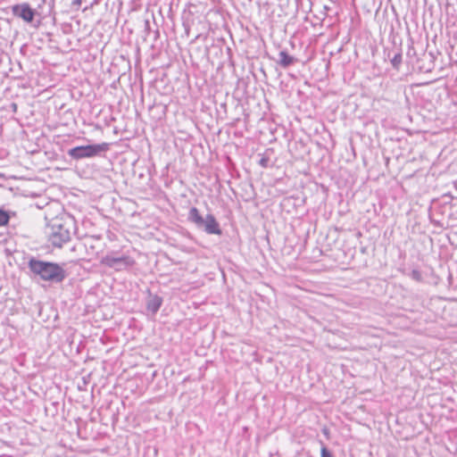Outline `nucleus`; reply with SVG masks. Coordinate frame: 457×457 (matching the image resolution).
I'll return each instance as SVG.
<instances>
[{"instance_id":"nucleus-1","label":"nucleus","mask_w":457,"mask_h":457,"mask_svg":"<svg viewBox=\"0 0 457 457\" xmlns=\"http://www.w3.org/2000/svg\"><path fill=\"white\" fill-rule=\"evenodd\" d=\"M28 267L35 276L52 284H60L67 277L66 270L56 262L31 258L28 262Z\"/></svg>"},{"instance_id":"nucleus-2","label":"nucleus","mask_w":457,"mask_h":457,"mask_svg":"<svg viewBox=\"0 0 457 457\" xmlns=\"http://www.w3.org/2000/svg\"><path fill=\"white\" fill-rule=\"evenodd\" d=\"M71 220L54 219L47 228L48 241L55 247H62L71 238Z\"/></svg>"},{"instance_id":"nucleus-3","label":"nucleus","mask_w":457,"mask_h":457,"mask_svg":"<svg viewBox=\"0 0 457 457\" xmlns=\"http://www.w3.org/2000/svg\"><path fill=\"white\" fill-rule=\"evenodd\" d=\"M188 220L198 228L209 235H221L222 231L219 222L212 214H207L204 218L200 214L196 207H192L188 212Z\"/></svg>"},{"instance_id":"nucleus-4","label":"nucleus","mask_w":457,"mask_h":457,"mask_svg":"<svg viewBox=\"0 0 457 457\" xmlns=\"http://www.w3.org/2000/svg\"><path fill=\"white\" fill-rule=\"evenodd\" d=\"M108 150V144H96L87 145H79L68 150V155L73 160L84 158H92L100 155L101 153Z\"/></svg>"},{"instance_id":"nucleus-5","label":"nucleus","mask_w":457,"mask_h":457,"mask_svg":"<svg viewBox=\"0 0 457 457\" xmlns=\"http://www.w3.org/2000/svg\"><path fill=\"white\" fill-rule=\"evenodd\" d=\"M102 263L115 270H122L132 267L135 264V260L129 255L114 256L110 253L103 258Z\"/></svg>"},{"instance_id":"nucleus-6","label":"nucleus","mask_w":457,"mask_h":457,"mask_svg":"<svg viewBox=\"0 0 457 457\" xmlns=\"http://www.w3.org/2000/svg\"><path fill=\"white\" fill-rule=\"evenodd\" d=\"M12 13L27 22H31L35 16V11L27 3L13 5Z\"/></svg>"},{"instance_id":"nucleus-7","label":"nucleus","mask_w":457,"mask_h":457,"mask_svg":"<svg viewBox=\"0 0 457 457\" xmlns=\"http://www.w3.org/2000/svg\"><path fill=\"white\" fill-rule=\"evenodd\" d=\"M297 62V59L290 55L287 50H281L278 53V57L276 59L277 64L280 67L287 69Z\"/></svg>"},{"instance_id":"nucleus-8","label":"nucleus","mask_w":457,"mask_h":457,"mask_svg":"<svg viewBox=\"0 0 457 457\" xmlns=\"http://www.w3.org/2000/svg\"><path fill=\"white\" fill-rule=\"evenodd\" d=\"M162 304V298L157 295H149L146 301V308L153 314H155Z\"/></svg>"},{"instance_id":"nucleus-9","label":"nucleus","mask_w":457,"mask_h":457,"mask_svg":"<svg viewBox=\"0 0 457 457\" xmlns=\"http://www.w3.org/2000/svg\"><path fill=\"white\" fill-rule=\"evenodd\" d=\"M391 62V64L392 66L399 71L400 69V66L402 64V62H403V55H402V53L401 52H396L394 56L391 58L390 60Z\"/></svg>"},{"instance_id":"nucleus-10","label":"nucleus","mask_w":457,"mask_h":457,"mask_svg":"<svg viewBox=\"0 0 457 457\" xmlns=\"http://www.w3.org/2000/svg\"><path fill=\"white\" fill-rule=\"evenodd\" d=\"M10 216L8 212L0 209V227L4 226L9 222Z\"/></svg>"},{"instance_id":"nucleus-11","label":"nucleus","mask_w":457,"mask_h":457,"mask_svg":"<svg viewBox=\"0 0 457 457\" xmlns=\"http://www.w3.org/2000/svg\"><path fill=\"white\" fill-rule=\"evenodd\" d=\"M409 277L417 282H422L423 280L421 272L419 270H412L409 274Z\"/></svg>"},{"instance_id":"nucleus-12","label":"nucleus","mask_w":457,"mask_h":457,"mask_svg":"<svg viewBox=\"0 0 457 457\" xmlns=\"http://www.w3.org/2000/svg\"><path fill=\"white\" fill-rule=\"evenodd\" d=\"M320 456L321 457H333L330 451L325 445H322V447H321Z\"/></svg>"},{"instance_id":"nucleus-13","label":"nucleus","mask_w":457,"mask_h":457,"mask_svg":"<svg viewBox=\"0 0 457 457\" xmlns=\"http://www.w3.org/2000/svg\"><path fill=\"white\" fill-rule=\"evenodd\" d=\"M259 164L262 168H268L270 164V159L268 157L262 156L259 161Z\"/></svg>"},{"instance_id":"nucleus-14","label":"nucleus","mask_w":457,"mask_h":457,"mask_svg":"<svg viewBox=\"0 0 457 457\" xmlns=\"http://www.w3.org/2000/svg\"><path fill=\"white\" fill-rule=\"evenodd\" d=\"M82 0H73L71 4L79 9L81 5Z\"/></svg>"},{"instance_id":"nucleus-15","label":"nucleus","mask_w":457,"mask_h":457,"mask_svg":"<svg viewBox=\"0 0 457 457\" xmlns=\"http://www.w3.org/2000/svg\"><path fill=\"white\" fill-rule=\"evenodd\" d=\"M97 4V0H95V2L91 4V6H93L94 4Z\"/></svg>"},{"instance_id":"nucleus-16","label":"nucleus","mask_w":457,"mask_h":457,"mask_svg":"<svg viewBox=\"0 0 457 457\" xmlns=\"http://www.w3.org/2000/svg\"><path fill=\"white\" fill-rule=\"evenodd\" d=\"M12 105H13V106H12V109H15V108H16V104H13Z\"/></svg>"},{"instance_id":"nucleus-17","label":"nucleus","mask_w":457,"mask_h":457,"mask_svg":"<svg viewBox=\"0 0 457 457\" xmlns=\"http://www.w3.org/2000/svg\"><path fill=\"white\" fill-rule=\"evenodd\" d=\"M12 105H13V106H12V109H15V108H16V104H13Z\"/></svg>"}]
</instances>
